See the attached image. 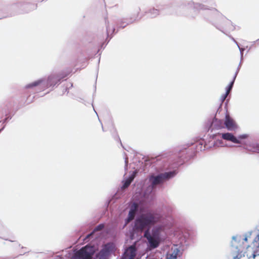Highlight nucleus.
I'll list each match as a JSON object with an SVG mask.
<instances>
[{
	"label": "nucleus",
	"instance_id": "39448f33",
	"mask_svg": "<svg viewBox=\"0 0 259 259\" xmlns=\"http://www.w3.org/2000/svg\"><path fill=\"white\" fill-rule=\"evenodd\" d=\"M144 237L147 239L150 247L155 248L159 246L160 239L151 236L148 229L145 232Z\"/></svg>",
	"mask_w": 259,
	"mask_h": 259
},
{
	"label": "nucleus",
	"instance_id": "7ed1b4c3",
	"mask_svg": "<svg viewBox=\"0 0 259 259\" xmlns=\"http://www.w3.org/2000/svg\"><path fill=\"white\" fill-rule=\"evenodd\" d=\"M93 254L92 248L86 245L76 251L71 259H92Z\"/></svg>",
	"mask_w": 259,
	"mask_h": 259
},
{
	"label": "nucleus",
	"instance_id": "20e7f679",
	"mask_svg": "<svg viewBox=\"0 0 259 259\" xmlns=\"http://www.w3.org/2000/svg\"><path fill=\"white\" fill-rule=\"evenodd\" d=\"M244 253L251 252L254 258L256 254L259 255V235L256 236L253 241L251 245H247L245 250H242L241 252Z\"/></svg>",
	"mask_w": 259,
	"mask_h": 259
},
{
	"label": "nucleus",
	"instance_id": "aec40b11",
	"mask_svg": "<svg viewBox=\"0 0 259 259\" xmlns=\"http://www.w3.org/2000/svg\"><path fill=\"white\" fill-rule=\"evenodd\" d=\"M92 235V234H90L89 235H88L87 237H89L90 236H91Z\"/></svg>",
	"mask_w": 259,
	"mask_h": 259
},
{
	"label": "nucleus",
	"instance_id": "f8f14e48",
	"mask_svg": "<svg viewBox=\"0 0 259 259\" xmlns=\"http://www.w3.org/2000/svg\"><path fill=\"white\" fill-rule=\"evenodd\" d=\"M135 178V175H133L131 177H130L126 181H125L123 187L125 188L129 186V185L131 184L132 182L133 181Z\"/></svg>",
	"mask_w": 259,
	"mask_h": 259
},
{
	"label": "nucleus",
	"instance_id": "6e6552de",
	"mask_svg": "<svg viewBox=\"0 0 259 259\" xmlns=\"http://www.w3.org/2000/svg\"><path fill=\"white\" fill-rule=\"evenodd\" d=\"M222 138L227 141H231L235 144H240V141L231 133H224L222 134Z\"/></svg>",
	"mask_w": 259,
	"mask_h": 259
},
{
	"label": "nucleus",
	"instance_id": "f257e3e1",
	"mask_svg": "<svg viewBox=\"0 0 259 259\" xmlns=\"http://www.w3.org/2000/svg\"><path fill=\"white\" fill-rule=\"evenodd\" d=\"M160 219V215L156 213L147 212L142 214L136 219L134 229L138 231H142L159 222Z\"/></svg>",
	"mask_w": 259,
	"mask_h": 259
},
{
	"label": "nucleus",
	"instance_id": "a211bd4d",
	"mask_svg": "<svg viewBox=\"0 0 259 259\" xmlns=\"http://www.w3.org/2000/svg\"><path fill=\"white\" fill-rule=\"evenodd\" d=\"M239 138H241V139H243V138H245V136H240Z\"/></svg>",
	"mask_w": 259,
	"mask_h": 259
},
{
	"label": "nucleus",
	"instance_id": "423d86ee",
	"mask_svg": "<svg viewBox=\"0 0 259 259\" xmlns=\"http://www.w3.org/2000/svg\"><path fill=\"white\" fill-rule=\"evenodd\" d=\"M136 254V248L134 245L125 249L121 259H133Z\"/></svg>",
	"mask_w": 259,
	"mask_h": 259
},
{
	"label": "nucleus",
	"instance_id": "4468645a",
	"mask_svg": "<svg viewBox=\"0 0 259 259\" xmlns=\"http://www.w3.org/2000/svg\"><path fill=\"white\" fill-rule=\"evenodd\" d=\"M40 82L41 81L40 80L35 81L34 82H32L31 83H30V84L27 85L26 87L27 88H32L33 87L37 86L40 83Z\"/></svg>",
	"mask_w": 259,
	"mask_h": 259
},
{
	"label": "nucleus",
	"instance_id": "9b49d317",
	"mask_svg": "<svg viewBox=\"0 0 259 259\" xmlns=\"http://www.w3.org/2000/svg\"><path fill=\"white\" fill-rule=\"evenodd\" d=\"M138 207L139 205L138 203L134 202L131 205L130 212H132V213L136 214L138 209Z\"/></svg>",
	"mask_w": 259,
	"mask_h": 259
},
{
	"label": "nucleus",
	"instance_id": "1a4fd4ad",
	"mask_svg": "<svg viewBox=\"0 0 259 259\" xmlns=\"http://www.w3.org/2000/svg\"><path fill=\"white\" fill-rule=\"evenodd\" d=\"M111 246L112 245L110 244L105 245L104 248L99 253L98 256H99V258L98 259H106L110 251V248Z\"/></svg>",
	"mask_w": 259,
	"mask_h": 259
},
{
	"label": "nucleus",
	"instance_id": "9d476101",
	"mask_svg": "<svg viewBox=\"0 0 259 259\" xmlns=\"http://www.w3.org/2000/svg\"><path fill=\"white\" fill-rule=\"evenodd\" d=\"M162 228L161 227H154L152 231L151 236L156 238L160 239V233L161 231Z\"/></svg>",
	"mask_w": 259,
	"mask_h": 259
},
{
	"label": "nucleus",
	"instance_id": "f3484780",
	"mask_svg": "<svg viewBox=\"0 0 259 259\" xmlns=\"http://www.w3.org/2000/svg\"><path fill=\"white\" fill-rule=\"evenodd\" d=\"M228 95L229 94H227V93L226 92L225 94L223 95L221 97V100L222 102H223L225 100L226 98H227Z\"/></svg>",
	"mask_w": 259,
	"mask_h": 259
},
{
	"label": "nucleus",
	"instance_id": "ddd939ff",
	"mask_svg": "<svg viewBox=\"0 0 259 259\" xmlns=\"http://www.w3.org/2000/svg\"><path fill=\"white\" fill-rule=\"evenodd\" d=\"M136 214L132 213V212H130L128 214V217L127 219L125 220V224H127L131 221H132L135 218Z\"/></svg>",
	"mask_w": 259,
	"mask_h": 259
},
{
	"label": "nucleus",
	"instance_id": "dca6fc26",
	"mask_svg": "<svg viewBox=\"0 0 259 259\" xmlns=\"http://www.w3.org/2000/svg\"><path fill=\"white\" fill-rule=\"evenodd\" d=\"M104 227V225L100 224L96 227L94 231H100L103 229Z\"/></svg>",
	"mask_w": 259,
	"mask_h": 259
},
{
	"label": "nucleus",
	"instance_id": "f03ea898",
	"mask_svg": "<svg viewBox=\"0 0 259 259\" xmlns=\"http://www.w3.org/2000/svg\"><path fill=\"white\" fill-rule=\"evenodd\" d=\"M175 175V171H173L162 173L156 176L152 175L150 177L149 181L151 182L152 187L153 188L155 186L161 184L164 181L174 177Z\"/></svg>",
	"mask_w": 259,
	"mask_h": 259
},
{
	"label": "nucleus",
	"instance_id": "2eb2a0df",
	"mask_svg": "<svg viewBox=\"0 0 259 259\" xmlns=\"http://www.w3.org/2000/svg\"><path fill=\"white\" fill-rule=\"evenodd\" d=\"M235 79V77H234L233 80L231 82L230 84L228 85L227 89V91H226L227 94H229L230 91L232 90V88L233 87V84L234 82Z\"/></svg>",
	"mask_w": 259,
	"mask_h": 259
},
{
	"label": "nucleus",
	"instance_id": "6ab92c4d",
	"mask_svg": "<svg viewBox=\"0 0 259 259\" xmlns=\"http://www.w3.org/2000/svg\"><path fill=\"white\" fill-rule=\"evenodd\" d=\"M244 241H245V242H247V240H248V237H245V238H244Z\"/></svg>",
	"mask_w": 259,
	"mask_h": 259
},
{
	"label": "nucleus",
	"instance_id": "0eeeda50",
	"mask_svg": "<svg viewBox=\"0 0 259 259\" xmlns=\"http://www.w3.org/2000/svg\"><path fill=\"white\" fill-rule=\"evenodd\" d=\"M225 124L228 130H234L236 127L235 122L228 114L226 115Z\"/></svg>",
	"mask_w": 259,
	"mask_h": 259
}]
</instances>
